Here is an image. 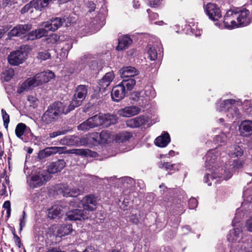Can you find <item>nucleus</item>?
Masks as SVG:
<instances>
[{
    "mask_svg": "<svg viewBox=\"0 0 252 252\" xmlns=\"http://www.w3.org/2000/svg\"><path fill=\"white\" fill-rule=\"evenodd\" d=\"M243 155V149L238 146H235L231 148L229 155L231 158L241 157Z\"/></svg>",
    "mask_w": 252,
    "mask_h": 252,
    "instance_id": "c9c22d12",
    "label": "nucleus"
},
{
    "mask_svg": "<svg viewBox=\"0 0 252 252\" xmlns=\"http://www.w3.org/2000/svg\"><path fill=\"white\" fill-rule=\"evenodd\" d=\"M33 7L32 5V3L31 1L30 3L25 5L24 6V7L21 9V12L22 14L28 12L30 10H31V9Z\"/></svg>",
    "mask_w": 252,
    "mask_h": 252,
    "instance_id": "8fccbe9b",
    "label": "nucleus"
},
{
    "mask_svg": "<svg viewBox=\"0 0 252 252\" xmlns=\"http://www.w3.org/2000/svg\"><path fill=\"white\" fill-rule=\"evenodd\" d=\"M78 138L74 135L66 136L62 139L60 143L62 145H74L78 144Z\"/></svg>",
    "mask_w": 252,
    "mask_h": 252,
    "instance_id": "2f4dec72",
    "label": "nucleus"
},
{
    "mask_svg": "<svg viewBox=\"0 0 252 252\" xmlns=\"http://www.w3.org/2000/svg\"><path fill=\"white\" fill-rule=\"evenodd\" d=\"M48 179L49 176L47 173L42 171L28 178L27 182L31 188H35L42 186Z\"/></svg>",
    "mask_w": 252,
    "mask_h": 252,
    "instance_id": "6e6552de",
    "label": "nucleus"
},
{
    "mask_svg": "<svg viewBox=\"0 0 252 252\" xmlns=\"http://www.w3.org/2000/svg\"><path fill=\"white\" fill-rule=\"evenodd\" d=\"M147 11L149 15L150 19L152 20L157 19L158 17V13H153L152 14H150V12L151 11V10L150 9H147Z\"/></svg>",
    "mask_w": 252,
    "mask_h": 252,
    "instance_id": "680f3d73",
    "label": "nucleus"
},
{
    "mask_svg": "<svg viewBox=\"0 0 252 252\" xmlns=\"http://www.w3.org/2000/svg\"><path fill=\"white\" fill-rule=\"evenodd\" d=\"M35 76L37 80V84L40 85L44 83L49 82L54 77V74L51 71L48 70L46 71L37 73Z\"/></svg>",
    "mask_w": 252,
    "mask_h": 252,
    "instance_id": "412c9836",
    "label": "nucleus"
},
{
    "mask_svg": "<svg viewBox=\"0 0 252 252\" xmlns=\"http://www.w3.org/2000/svg\"><path fill=\"white\" fill-rule=\"evenodd\" d=\"M122 181L124 183V184L126 183L127 184L131 185L133 183V179L128 177H126L123 178L122 179Z\"/></svg>",
    "mask_w": 252,
    "mask_h": 252,
    "instance_id": "13d9d810",
    "label": "nucleus"
},
{
    "mask_svg": "<svg viewBox=\"0 0 252 252\" xmlns=\"http://www.w3.org/2000/svg\"><path fill=\"white\" fill-rule=\"evenodd\" d=\"M32 2L33 8L36 10H41L45 8L41 0H33Z\"/></svg>",
    "mask_w": 252,
    "mask_h": 252,
    "instance_id": "c03bdc74",
    "label": "nucleus"
},
{
    "mask_svg": "<svg viewBox=\"0 0 252 252\" xmlns=\"http://www.w3.org/2000/svg\"><path fill=\"white\" fill-rule=\"evenodd\" d=\"M148 122V117L145 116H140L126 121V125L131 128H136L145 125Z\"/></svg>",
    "mask_w": 252,
    "mask_h": 252,
    "instance_id": "f3484780",
    "label": "nucleus"
},
{
    "mask_svg": "<svg viewBox=\"0 0 252 252\" xmlns=\"http://www.w3.org/2000/svg\"><path fill=\"white\" fill-rule=\"evenodd\" d=\"M240 135L244 137H250L252 135V121L244 120L239 126Z\"/></svg>",
    "mask_w": 252,
    "mask_h": 252,
    "instance_id": "ddd939ff",
    "label": "nucleus"
},
{
    "mask_svg": "<svg viewBox=\"0 0 252 252\" xmlns=\"http://www.w3.org/2000/svg\"><path fill=\"white\" fill-rule=\"evenodd\" d=\"M135 80L133 78H123L120 84L124 87L125 89L126 88L127 90H131L135 85Z\"/></svg>",
    "mask_w": 252,
    "mask_h": 252,
    "instance_id": "72a5a7b5",
    "label": "nucleus"
},
{
    "mask_svg": "<svg viewBox=\"0 0 252 252\" xmlns=\"http://www.w3.org/2000/svg\"><path fill=\"white\" fill-rule=\"evenodd\" d=\"M1 112L3 121V125L5 128H7L9 123V116L3 109H1Z\"/></svg>",
    "mask_w": 252,
    "mask_h": 252,
    "instance_id": "a19ab883",
    "label": "nucleus"
},
{
    "mask_svg": "<svg viewBox=\"0 0 252 252\" xmlns=\"http://www.w3.org/2000/svg\"><path fill=\"white\" fill-rule=\"evenodd\" d=\"M198 205L197 200L195 198H191L189 200V206L190 209L195 208Z\"/></svg>",
    "mask_w": 252,
    "mask_h": 252,
    "instance_id": "de8ad7c7",
    "label": "nucleus"
},
{
    "mask_svg": "<svg viewBox=\"0 0 252 252\" xmlns=\"http://www.w3.org/2000/svg\"><path fill=\"white\" fill-rule=\"evenodd\" d=\"M51 55L48 51H43L39 52L37 58L41 61H45L50 59Z\"/></svg>",
    "mask_w": 252,
    "mask_h": 252,
    "instance_id": "79ce46f5",
    "label": "nucleus"
},
{
    "mask_svg": "<svg viewBox=\"0 0 252 252\" xmlns=\"http://www.w3.org/2000/svg\"><path fill=\"white\" fill-rule=\"evenodd\" d=\"M72 231L71 224H63L58 228L57 232L61 237H62L70 234Z\"/></svg>",
    "mask_w": 252,
    "mask_h": 252,
    "instance_id": "7c9ffc66",
    "label": "nucleus"
},
{
    "mask_svg": "<svg viewBox=\"0 0 252 252\" xmlns=\"http://www.w3.org/2000/svg\"><path fill=\"white\" fill-rule=\"evenodd\" d=\"M83 210L75 209L66 213V219L69 220H86L91 217L89 212L95 210L96 200L92 194L86 196L82 200Z\"/></svg>",
    "mask_w": 252,
    "mask_h": 252,
    "instance_id": "7ed1b4c3",
    "label": "nucleus"
},
{
    "mask_svg": "<svg viewBox=\"0 0 252 252\" xmlns=\"http://www.w3.org/2000/svg\"><path fill=\"white\" fill-rule=\"evenodd\" d=\"M247 238L242 237L241 227H236L230 230L227 236L228 241L233 243L230 252H244L243 248Z\"/></svg>",
    "mask_w": 252,
    "mask_h": 252,
    "instance_id": "39448f33",
    "label": "nucleus"
},
{
    "mask_svg": "<svg viewBox=\"0 0 252 252\" xmlns=\"http://www.w3.org/2000/svg\"><path fill=\"white\" fill-rule=\"evenodd\" d=\"M61 192L65 197H75L81 193V190L76 189H70L68 187L63 185L61 188Z\"/></svg>",
    "mask_w": 252,
    "mask_h": 252,
    "instance_id": "cd10ccee",
    "label": "nucleus"
},
{
    "mask_svg": "<svg viewBox=\"0 0 252 252\" xmlns=\"http://www.w3.org/2000/svg\"><path fill=\"white\" fill-rule=\"evenodd\" d=\"M8 25L3 27V28L0 29V38L2 37L3 33L6 32L9 29Z\"/></svg>",
    "mask_w": 252,
    "mask_h": 252,
    "instance_id": "0e129e2a",
    "label": "nucleus"
},
{
    "mask_svg": "<svg viewBox=\"0 0 252 252\" xmlns=\"http://www.w3.org/2000/svg\"><path fill=\"white\" fill-rule=\"evenodd\" d=\"M14 239L15 240V242L16 244V245L18 246V247L20 248H21V240L19 238V237L16 234L14 233Z\"/></svg>",
    "mask_w": 252,
    "mask_h": 252,
    "instance_id": "052dcab7",
    "label": "nucleus"
},
{
    "mask_svg": "<svg viewBox=\"0 0 252 252\" xmlns=\"http://www.w3.org/2000/svg\"><path fill=\"white\" fill-rule=\"evenodd\" d=\"M102 123L101 116L96 115L80 124L78 126V129L80 130H88L102 125Z\"/></svg>",
    "mask_w": 252,
    "mask_h": 252,
    "instance_id": "1a4fd4ad",
    "label": "nucleus"
},
{
    "mask_svg": "<svg viewBox=\"0 0 252 252\" xmlns=\"http://www.w3.org/2000/svg\"><path fill=\"white\" fill-rule=\"evenodd\" d=\"M219 154L216 150L208 151L206 156L205 166L211 173V174L207 173L204 177V182L208 186H211L212 184H217L219 181L223 180H228L232 175L230 168H228L227 164L224 166V168L220 167L217 168L214 164Z\"/></svg>",
    "mask_w": 252,
    "mask_h": 252,
    "instance_id": "f257e3e1",
    "label": "nucleus"
},
{
    "mask_svg": "<svg viewBox=\"0 0 252 252\" xmlns=\"http://www.w3.org/2000/svg\"><path fill=\"white\" fill-rule=\"evenodd\" d=\"M173 164H171L169 162H160L158 163V167L160 168H164L166 170L170 169L171 170L173 168Z\"/></svg>",
    "mask_w": 252,
    "mask_h": 252,
    "instance_id": "49530a36",
    "label": "nucleus"
},
{
    "mask_svg": "<svg viewBox=\"0 0 252 252\" xmlns=\"http://www.w3.org/2000/svg\"><path fill=\"white\" fill-rule=\"evenodd\" d=\"M147 57L151 61H155L158 57V53L155 48L153 45L149 44L147 46Z\"/></svg>",
    "mask_w": 252,
    "mask_h": 252,
    "instance_id": "f704fd0d",
    "label": "nucleus"
},
{
    "mask_svg": "<svg viewBox=\"0 0 252 252\" xmlns=\"http://www.w3.org/2000/svg\"><path fill=\"white\" fill-rule=\"evenodd\" d=\"M132 137L131 133L127 131H123L119 133L117 136V139L121 142L129 140Z\"/></svg>",
    "mask_w": 252,
    "mask_h": 252,
    "instance_id": "e433bc0d",
    "label": "nucleus"
},
{
    "mask_svg": "<svg viewBox=\"0 0 252 252\" xmlns=\"http://www.w3.org/2000/svg\"><path fill=\"white\" fill-rule=\"evenodd\" d=\"M132 39L127 35L123 36L119 40L118 45L116 48L118 51L125 49L132 43Z\"/></svg>",
    "mask_w": 252,
    "mask_h": 252,
    "instance_id": "c756f323",
    "label": "nucleus"
},
{
    "mask_svg": "<svg viewBox=\"0 0 252 252\" xmlns=\"http://www.w3.org/2000/svg\"><path fill=\"white\" fill-rule=\"evenodd\" d=\"M6 185L2 183L1 187H0V195H7L6 191Z\"/></svg>",
    "mask_w": 252,
    "mask_h": 252,
    "instance_id": "6e6d98bb",
    "label": "nucleus"
},
{
    "mask_svg": "<svg viewBox=\"0 0 252 252\" xmlns=\"http://www.w3.org/2000/svg\"><path fill=\"white\" fill-rule=\"evenodd\" d=\"M90 138L95 142V144L107 143L111 139V134L109 131L102 130L100 133H92Z\"/></svg>",
    "mask_w": 252,
    "mask_h": 252,
    "instance_id": "4468645a",
    "label": "nucleus"
},
{
    "mask_svg": "<svg viewBox=\"0 0 252 252\" xmlns=\"http://www.w3.org/2000/svg\"><path fill=\"white\" fill-rule=\"evenodd\" d=\"M244 200L248 202H252V188L246 189L243 193Z\"/></svg>",
    "mask_w": 252,
    "mask_h": 252,
    "instance_id": "4c0bfd02",
    "label": "nucleus"
},
{
    "mask_svg": "<svg viewBox=\"0 0 252 252\" xmlns=\"http://www.w3.org/2000/svg\"><path fill=\"white\" fill-rule=\"evenodd\" d=\"M64 20L62 17H53L50 21L43 22L42 26L47 28L50 31L54 32L63 25Z\"/></svg>",
    "mask_w": 252,
    "mask_h": 252,
    "instance_id": "f8f14e48",
    "label": "nucleus"
},
{
    "mask_svg": "<svg viewBox=\"0 0 252 252\" xmlns=\"http://www.w3.org/2000/svg\"><path fill=\"white\" fill-rule=\"evenodd\" d=\"M65 166V162L63 159H59L50 163L47 168L50 174H55L60 172Z\"/></svg>",
    "mask_w": 252,
    "mask_h": 252,
    "instance_id": "6ab92c4d",
    "label": "nucleus"
},
{
    "mask_svg": "<svg viewBox=\"0 0 252 252\" xmlns=\"http://www.w3.org/2000/svg\"><path fill=\"white\" fill-rule=\"evenodd\" d=\"M59 116L54 113L53 111L47 110L43 114L41 120L45 125H49L55 122Z\"/></svg>",
    "mask_w": 252,
    "mask_h": 252,
    "instance_id": "393cba45",
    "label": "nucleus"
},
{
    "mask_svg": "<svg viewBox=\"0 0 252 252\" xmlns=\"http://www.w3.org/2000/svg\"><path fill=\"white\" fill-rule=\"evenodd\" d=\"M32 28L30 24L18 25L14 27L8 33L9 36H20L28 32Z\"/></svg>",
    "mask_w": 252,
    "mask_h": 252,
    "instance_id": "2eb2a0df",
    "label": "nucleus"
},
{
    "mask_svg": "<svg viewBox=\"0 0 252 252\" xmlns=\"http://www.w3.org/2000/svg\"><path fill=\"white\" fill-rule=\"evenodd\" d=\"M245 163V161L243 160H236L233 162V167L234 168H240L243 167Z\"/></svg>",
    "mask_w": 252,
    "mask_h": 252,
    "instance_id": "09e8293b",
    "label": "nucleus"
},
{
    "mask_svg": "<svg viewBox=\"0 0 252 252\" xmlns=\"http://www.w3.org/2000/svg\"><path fill=\"white\" fill-rule=\"evenodd\" d=\"M68 131H69L68 129H60L56 131H54V132L49 133V137L50 138H53L58 136L65 134Z\"/></svg>",
    "mask_w": 252,
    "mask_h": 252,
    "instance_id": "37998d69",
    "label": "nucleus"
},
{
    "mask_svg": "<svg viewBox=\"0 0 252 252\" xmlns=\"http://www.w3.org/2000/svg\"><path fill=\"white\" fill-rule=\"evenodd\" d=\"M252 21L248 10L243 8L239 11H228L224 16V26L229 29L245 27Z\"/></svg>",
    "mask_w": 252,
    "mask_h": 252,
    "instance_id": "f03ea898",
    "label": "nucleus"
},
{
    "mask_svg": "<svg viewBox=\"0 0 252 252\" xmlns=\"http://www.w3.org/2000/svg\"><path fill=\"white\" fill-rule=\"evenodd\" d=\"M103 121V124H105L106 126L115 124L117 123L118 118L116 115L113 114H106L103 117H101Z\"/></svg>",
    "mask_w": 252,
    "mask_h": 252,
    "instance_id": "473e14b6",
    "label": "nucleus"
},
{
    "mask_svg": "<svg viewBox=\"0 0 252 252\" xmlns=\"http://www.w3.org/2000/svg\"><path fill=\"white\" fill-rule=\"evenodd\" d=\"M240 212V209H238L236 210V213L235 214V216L234 218V220L232 221V224L234 226H235V223L237 222H239L240 221L239 220L241 219V215H239Z\"/></svg>",
    "mask_w": 252,
    "mask_h": 252,
    "instance_id": "603ef678",
    "label": "nucleus"
},
{
    "mask_svg": "<svg viewBox=\"0 0 252 252\" xmlns=\"http://www.w3.org/2000/svg\"><path fill=\"white\" fill-rule=\"evenodd\" d=\"M227 136L225 135L224 133H223L221 135L216 136L215 140L218 143H221L225 141V138Z\"/></svg>",
    "mask_w": 252,
    "mask_h": 252,
    "instance_id": "3c124183",
    "label": "nucleus"
},
{
    "mask_svg": "<svg viewBox=\"0 0 252 252\" xmlns=\"http://www.w3.org/2000/svg\"><path fill=\"white\" fill-rule=\"evenodd\" d=\"M48 31H50L49 30H48L47 28L44 27L37 29L34 31H32L30 32L29 34V38L31 40H33L34 39L36 38H40L46 35Z\"/></svg>",
    "mask_w": 252,
    "mask_h": 252,
    "instance_id": "c85d7f7f",
    "label": "nucleus"
},
{
    "mask_svg": "<svg viewBox=\"0 0 252 252\" xmlns=\"http://www.w3.org/2000/svg\"><path fill=\"white\" fill-rule=\"evenodd\" d=\"M162 0H150L149 2L152 7H156L160 5Z\"/></svg>",
    "mask_w": 252,
    "mask_h": 252,
    "instance_id": "864d4df0",
    "label": "nucleus"
},
{
    "mask_svg": "<svg viewBox=\"0 0 252 252\" xmlns=\"http://www.w3.org/2000/svg\"><path fill=\"white\" fill-rule=\"evenodd\" d=\"M246 227L248 231L252 232V217L247 220Z\"/></svg>",
    "mask_w": 252,
    "mask_h": 252,
    "instance_id": "5fc2aeb1",
    "label": "nucleus"
},
{
    "mask_svg": "<svg viewBox=\"0 0 252 252\" xmlns=\"http://www.w3.org/2000/svg\"><path fill=\"white\" fill-rule=\"evenodd\" d=\"M235 102L236 101L232 99L219 101L216 104L217 110L219 112H225L227 110V117L229 119L236 120L240 117V113L239 110L234 106Z\"/></svg>",
    "mask_w": 252,
    "mask_h": 252,
    "instance_id": "423d86ee",
    "label": "nucleus"
},
{
    "mask_svg": "<svg viewBox=\"0 0 252 252\" xmlns=\"http://www.w3.org/2000/svg\"><path fill=\"white\" fill-rule=\"evenodd\" d=\"M114 78L113 72H109L105 74L104 76L99 82L100 91H104L107 88Z\"/></svg>",
    "mask_w": 252,
    "mask_h": 252,
    "instance_id": "aec40b11",
    "label": "nucleus"
},
{
    "mask_svg": "<svg viewBox=\"0 0 252 252\" xmlns=\"http://www.w3.org/2000/svg\"><path fill=\"white\" fill-rule=\"evenodd\" d=\"M170 142V137L167 132H164L155 140V144L160 147H166Z\"/></svg>",
    "mask_w": 252,
    "mask_h": 252,
    "instance_id": "a878e982",
    "label": "nucleus"
},
{
    "mask_svg": "<svg viewBox=\"0 0 252 252\" xmlns=\"http://www.w3.org/2000/svg\"><path fill=\"white\" fill-rule=\"evenodd\" d=\"M62 19H63L64 20V23H65V26H68V24H70L74 22V21L72 20V17L64 16L62 17Z\"/></svg>",
    "mask_w": 252,
    "mask_h": 252,
    "instance_id": "4d7b16f0",
    "label": "nucleus"
},
{
    "mask_svg": "<svg viewBox=\"0 0 252 252\" xmlns=\"http://www.w3.org/2000/svg\"><path fill=\"white\" fill-rule=\"evenodd\" d=\"M87 7L89 8V12L94 11L95 8V4L92 1H89L87 3Z\"/></svg>",
    "mask_w": 252,
    "mask_h": 252,
    "instance_id": "bf43d9fd",
    "label": "nucleus"
},
{
    "mask_svg": "<svg viewBox=\"0 0 252 252\" xmlns=\"http://www.w3.org/2000/svg\"><path fill=\"white\" fill-rule=\"evenodd\" d=\"M26 225V219H21L20 220V229L19 231L21 232L23 228Z\"/></svg>",
    "mask_w": 252,
    "mask_h": 252,
    "instance_id": "338daca9",
    "label": "nucleus"
},
{
    "mask_svg": "<svg viewBox=\"0 0 252 252\" xmlns=\"http://www.w3.org/2000/svg\"><path fill=\"white\" fill-rule=\"evenodd\" d=\"M29 134L32 136V133L31 132L30 127H27L26 125L23 123L18 124L15 128V134L17 137L21 139L24 141L22 136L24 134Z\"/></svg>",
    "mask_w": 252,
    "mask_h": 252,
    "instance_id": "4be33fe9",
    "label": "nucleus"
},
{
    "mask_svg": "<svg viewBox=\"0 0 252 252\" xmlns=\"http://www.w3.org/2000/svg\"><path fill=\"white\" fill-rule=\"evenodd\" d=\"M61 213V210L60 208L58 207L52 208L49 211V217L53 219L59 216Z\"/></svg>",
    "mask_w": 252,
    "mask_h": 252,
    "instance_id": "58836bf2",
    "label": "nucleus"
},
{
    "mask_svg": "<svg viewBox=\"0 0 252 252\" xmlns=\"http://www.w3.org/2000/svg\"><path fill=\"white\" fill-rule=\"evenodd\" d=\"M48 109L52 111H53L54 113L59 116L62 113L66 114L68 113V108L67 110L64 112V107L63 104L61 102H55L52 104L49 105L48 107Z\"/></svg>",
    "mask_w": 252,
    "mask_h": 252,
    "instance_id": "bb28decb",
    "label": "nucleus"
},
{
    "mask_svg": "<svg viewBox=\"0 0 252 252\" xmlns=\"http://www.w3.org/2000/svg\"><path fill=\"white\" fill-rule=\"evenodd\" d=\"M65 147H50L40 151L38 154L39 158L43 159L51 156L56 153L71 154L76 155L94 157L96 155L95 152H93L89 149H71L64 151Z\"/></svg>",
    "mask_w": 252,
    "mask_h": 252,
    "instance_id": "20e7f679",
    "label": "nucleus"
},
{
    "mask_svg": "<svg viewBox=\"0 0 252 252\" xmlns=\"http://www.w3.org/2000/svg\"><path fill=\"white\" fill-rule=\"evenodd\" d=\"M126 93V90L119 84L113 88L111 92V97L114 101L118 102L125 97Z\"/></svg>",
    "mask_w": 252,
    "mask_h": 252,
    "instance_id": "a211bd4d",
    "label": "nucleus"
},
{
    "mask_svg": "<svg viewBox=\"0 0 252 252\" xmlns=\"http://www.w3.org/2000/svg\"><path fill=\"white\" fill-rule=\"evenodd\" d=\"M83 252H99L97 249L92 246H89L86 248Z\"/></svg>",
    "mask_w": 252,
    "mask_h": 252,
    "instance_id": "e2e57ef3",
    "label": "nucleus"
},
{
    "mask_svg": "<svg viewBox=\"0 0 252 252\" xmlns=\"http://www.w3.org/2000/svg\"><path fill=\"white\" fill-rule=\"evenodd\" d=\"M192 32L195 34L196 36H200L202 32V30L199 29L196 30V31H195V30L194 29H192Z\"/></svg>",
    "mask_w": 252,
    "mask_h": 252,
    "instance_id": "774afa93",
    "label": "nucleus"
},
{
    "mask_svg": "<svg viewBox=\"0 0 252 252\" xmlns=\"http://www.w3.org/2000/svg\"><path fill=\"white\" fill-rule=\"evenodd\" d=\"M205 11L209 18L213 21H217L221 17L220 10L215 3H208L205 7Z\"/></svg>",
    "mask_w": 252,
    "mask_h": 252,
    "instance_id": "9b49d317",
    "label": "nucleus"
},
{
    "mask_svg": "<svg viewBox=\"0 0 252 252\" xmlns=\"http://www.w3.org/2000/svg\"><path fill=\"white\" fill-rule=\"evenodd\" d=\"M39 85L37 84V80L36 76L32 78H28L26 81L22 83L21 87L18 89V92L21 93L25 91L29 90L32 87Z\"/></svg>",
    "mask_w": 252,
    "mask_h": 252,
    "instance_id": "b1692460",
    "label": "nucleus"
},
{
    "mask_svg": "<svg viewBox=\"0 0 252 252\" xmlns=\"http://www.w3.org/2000/svg\"><path fill=\"white\" fill-rule=\"evenodd\" d=\"M244 252H252V239L247 238L243 248Z\"/></svg>",
    "mask_w": 252,
    "mask_h": 252,
    "instance_id": "ea45409f",
    "label": "nucleus"
},
{
    "mask_svg": "<svg viewBox=\"0 0 252 252\" xmlns=\"http://www.w3.org/2000/svg\"><path fill=\"white\" fill-rule=\"evenodd\" d=\"M27 53L21 50L12 52L8 57V63L12 65H18L24 62L27 57Z\"/></svg>",
    "mask_w": 252,
    "mask_h": 252,
    "instance_id": "9d476101",
    "label": "nucleus"
},
{
    "mask_svg": "<svg viewBox=\"0 0 252 252\" xmlns=\"http://www.w3.org/2000/svg\"><path fill=\"white\" fill-rule=\"evenodd\" d=\"M138 71L134 67L126 66L120 70L121 77L122 78H131L138 74Z\"/></svg>",
    "mask_w": 252,
    "mask_h": 252,
    "instance_id": "5701e85b",
    "label": "nucleus"
},
{
    "mask_svg": "<svg viewBox=\"0 0 252 252\" xmlns=\"http://www.w3.org/2000/svg\"><path fill=\"white\" fill-rule=\"evenodd\" d=\"M141 109L136 106H130L121 108L118 111V114L124 117H130L139 114Z\"/></svg>",
    "mask_w": 252,
    "mask_h": 252,
    "instance_id": "dca6fc26",
    "label": "nucleus"
},
{
    "mask_svg": "<svg viewBox=\"0 0 252 252\" xmlns=\"http://www.w3.org/2000/svg\"><path fill=\"white\" fill-rule=\"evenodd\" d=\"M88 94V87L83 85H78L75 90L72 101L68 106V111L70 112L75 108L81 105L83 101L86 98Z\"/></svg>",
    "mask_w": 252,
    "mask_h": 252,
    "instance_id": "0eeeda50",
    "label": "nucleus"
},
{
    "mask_svg": "<svg viewBox=\"0 0 252 252\" xmlns=\"http://www.w3.org/2000/svg\"><path fill=\"white\" fill-rule=\"evenodd\" d=\"M14 75V71L13 70H8L6 71L4 73V79L5 81H9L13 77Z\"/></svg>",
    "mask_w": 252,
    "mask_h": 252,
    "instance_id": "a18cd8bd",
    "label": "nucleus"
},
{
    "mask_svg": "<svg viewBox=\"0 0 252 252\" xmlns=\"http://www.w3.org/2000/svg\"><path fill=\"white\" fill-rule=\"evenodd\" d=\"M130 220L135 224H137L139 221V220L137 217L134 215H132L130 216Z\"/></svg>",
    "mask_w": 252,
    "mask_h": 252,
    "instance_id": "69168bd1",
    "label": "nucleus"
}]
</instances>
